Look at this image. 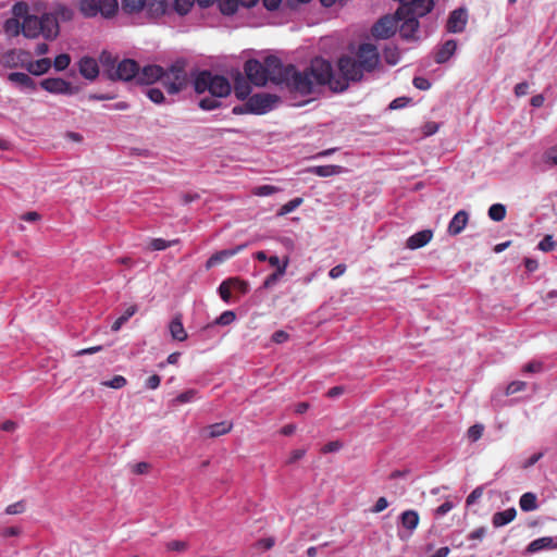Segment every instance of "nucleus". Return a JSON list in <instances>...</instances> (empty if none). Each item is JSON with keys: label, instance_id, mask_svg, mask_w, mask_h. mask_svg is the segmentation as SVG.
<instances>
[{"label": "nucleus", "instance_id": "2eb2a0df", "mask_svg": "<svg viewBox=\"0 0 557 557\" xmlns=\"http://www.w3.org/2000/svg\"><path fill=\"white\" fill-rule=\"evenodd\" d=\"M397 21L391 16H384L376 22L372 28V34L376 38L386 39L389 38L397 28Z\"/></svg>", "mask_w": 557, "mask_h": 557}, {"label": "nucleus", "instance_id": "0e129e2a", "mask_svg": "<svg viewBox=\"0 0 557 557\" xmlns=\"http://www.w3.org/2000/svg\"><path fill=\"white\" fill-rule=\"evenodd\" d=\"M483 495V487L478 486L475 487L467 497V505L471 506L473 505L481 496Z\"/></svg>", "mask_w": 557, "mask_h": 557}, {"label": "nucleus", "instance_id": "338daca9", "mask_svg": "<svg viewBox=\"0 0 557 557\" xmlns=\"http://www.w3.org/2000/svg\"><path fill=\"white\" fill-rule=\"evenodd\" d=\"M412 83L420 90H428L431 87V83L424 77H414Z\"/></svg>", "mask_w": 557, "mask_h": 557}, {"label": "nucleus", "instance_id": "393cba45", "mask_svg": "<svg viewBox=\"0 0 557 557\" xmlns=\"http://www.w3.org/2000/svg\"><path fill=\"white\" fill-rule=\"evenodd\" d=\"M516 516L517 510L513 507L507 508L503 511L495 512L492 519L493 525L495 528L504 527L510 523L516 518Z\"/></svg>", "mask_w": 557, "mask_h": 557}, {"label": "nucleus", "instance_id": "c9c22d12", "mask_svg": "<svg viewBox=\"0 0 557 557\" xmlns=\"http://www.w3.org/2000/svg\"><path fill=\"white\" fill-rule=\"evenodd\" d=\"M519 505L521 510L523 511H533L537 508V498L535 494L531 492L524 493L520 497Z\"/></svg>", "mask_w": 557, "mask_h": 557}, {"label": "nucleus", "instance_id": "20e7f679", "mask_svg": "<svg viewBox=\"0 0 557 557\" xmlns=\"http://www.w3.org/2000/svg\"><path fill=\"white\" fill-rule=\"evenodd\" d=\"M244 70L248 79L256 86H264L269 81L276 84V76H280L282 71V61L274 55L265 58L263 63L251 59L245 63Z\"/></svg>", "mask_w": 557, "mask_h": 557}, {"label": "nucleus", "instance_id": "dca6fc26", "mask_svg": "<svg viewBox=\"0 0 557 557\" xmlns=\"http://www.w3.org/2000/svg\"><path fill=\"white\" fill-rule=\"evenodd\" d=\"M468 21V14L465 9H456L454 10L446 24V28L449 33H461Z\"/></svg>", "mask_w": 557, "mask_h": 557}, {"label": "nucleus", "instance_id": "7ed1b4c3", "mask_svg": "<svg viewBox=\"0 0 557 557\" xmlns=\"http://www.w3.org/2000/svg\"><path fill=\"white\" fill-rule=\"evenodd\" d=\"M23 36L35 39L40 35L47 40H53L60 33L59 22L51 13H44L41 16L27 14L22 17Z\"/></svg>", "mask_w": 557, "mask_h": 557}, {"label": "nucleus", "instance_id": "b1692460", "mask_svg": "<svg viewBox=\"0 0 557 557\" xmlns=\"http://www.w3.org/2000/svg\"><path fill=\"white\" fill-rule=\"evenodd\" d=\"M468 219H469V215L466 211H463V210L458 211L453 216V219L450 220V222L448 224L449 234L450 235L460 234L465 230V227L468 223Z\"/></svg>", "mask_w": 557, "mask_h": 557}, {"label": "nucleus", "instance_id": "4c0bfd02", "mask_svg": "<svg viewBox=\"0 0 557 557\" xmlns=\"http://www.w3.org/2000/svg\"><path fill=\"white\" fill-rule=\"evenodd\" d=\"M99 61L103 67V72L109 77V70L116 69V60L113 55L108 51H102Z\"/></svg>", "mask_w": 557, "mask_h": 557}, {"label": "nucleus", "instance_id": "8fccbe9b", "mask_svg": "<svg viewBox=\"0 0 557 557\" xmlns=\"http://www.w3.org/2000/svg\"><path fill=\"white\" fill-rule=\"evenodd\" d=\"M545 163L557 166V145L546 149L542 156Z\"/></svg>", "mask_w": 557, "mask_h": 557}, {"label": "nucleus", "instance_id": "774afa93", "mask_svg": "<svg viewBox=\"0 0 557 557\" xmlns=\"http://www.w3.org/2000/svg\"><path fill=\"white\" fill-rule=\"evenodd\" d=\"M161 377L158 374L149 376L146 381V387L149 389H157L160 386Z\"/></svg>", "mask_w": 557, "mask_h": 557}, {"label": "nucleus", "instance_id": "2f4dec72", "mask_svg": "<svg viewBox=\"0 0 557 557\" xmlns=\"http://www.w3.org/2000/svg\"><path fill=\"white\" fill-rule=\"evenodd\" d=\"M288 263H289V260L288 258H285L283 260V263H282V267H280V269H277L274 273L270 274L263 282V288H271L273 287L277 281L284 276V274L286 273V270H287V267H288Z\"/></svg>", "mask_w": 557, "mask_h": 557}, {"label": "nucleus", "instance_id": "423d86ee", "mask_svg": "<svg viewBox=\"0 0 557 557\" xmlns=\"http://www.w3.org/2000/svg\"><path fill=\"white\" fill-rule=\"evenodd\" d=\"M309 72L317 86L327 85L335 91L346 89L345 81L337 79V74L334 73L332 64L322 58H315L311 61Z\"/></svg>", "mask_w": 557, "mask_h": 557}, {"label": "nucleus", "instance_id": "7c9ffc66", "mask_svg": "<svg viewBox=\"0 0 557 557\" xmlns=\"http://www.w3.org/2000/svg\"><path fill=\"white\" fill-rule=\"evenodd\" d=\"M78 9L85 17H95L99 14L97 0H79Z\"/></svg>", "mask_w": 557, "mask_h": 557}, {"label": "nucleus", "instance_id": "cd10ccee", "mask_svg": "<svg viewBox=\"0 0 557 557\" xmlns=\"http://www.w3.org/2000/svg\"><path fill=\"white\" fill-rule=\"evenodd\" d=\"M23 54V51H17L15 49H11L5 51L1 58L0 63L9 69L17 67L20 65V57Z\"/></svg>", "mask_w": 557, "mask_h": 557}, {"label": "nucleus", "instance_id": "c756f323", "mask_svg": "<svg viewBox=\"0 0 557 557\" xmlns=\"http://www.w3.org/2000/svg\"><path fill=\"white\" fill-rule=\"evenodd\" d=\"M168 1L166 0H146L147 11L152 16H159L168 11Z\"/></svg>", "mask_w": 557, "mask_h": 557}, {"label": "nucleus", "instance_id": "6ab92c4d", "mask_svg": "<svg viewBox=\"0 0 557 557\" xmlns=\"http://www.w3.org/2000/svg\"><path fill=\"white\" fill-rule=\"evenodd\" d=\"M8 79L17 85L23 90H35L37 85L35 81L26 73L12 72L8 75Z\"/></svg>", "mask_w": 557, "mask_h": 557}, {"label": "nucleus", "instance_id": "5fc2aeb1", "mask_svg": "<svg viewBox=\"0 0 557 557\" xmlns=\"http://www.w3.org/2000/svg\"><path fill=\"white\" fill-rule=\"evenodd\" d=\"M236 319V315L233 311L226 310L222 312L214 321V324L218 325H228L233 323Z\"/></svg>", "mask_w": 557, "mask_h": 557}, {"label": "nucleus", "instance_id": "5701e85b", "mask_svg": "<svg viewBox=\"0 0 557 557\" xmlns=\"http://www.w3.org/2000/svg\"><path fill=\"white\" fill-rule=\"evenodd\" d=\"M457 42L454 39L445 41L435 54V61L438 64L447 62L456 52Z\"/></svg>", "mask_w": 557, "mask_h": 557}, {"label": "nucleus", "instance_id": "f704fd0d", "mask_svg": "<svg viewBox=\"0 0 557 557\" xmlns=\"http://www.w3.org/2000/svg\"><path fill=\"white\" fill-rule=\"evenodd\" d=\"M554 547V540L552 537H540L532 541L528 546V552L537 553L540 550Z\"/></svg>", "mask_w": 557, "mask_h": 557}, {"label": "nucleus", "instance_id": "c03bdc74", "mask_svg": "<svg viewBox=\"0 0 557 557\" xmlns=\"http://www.w3.org/2000/svg\"><path fill=\"white\" fill-rule=\"evenodd\" d=\"M218 293L221 297V299L225 302V304H230L231 300H232V285L230 283V280H225L223 281L219 288H218Z\"/></svg>", "mask_w": 557, "mask_h": 557}, {"label": "nucleus", "instance_id": "f257e3e1", "mask_svg": "<svg viewBox=\"0 0 557 557\" xmlns=\"http://www.w3.org/2000/svg\"><path fill=\"white\" fill-rule=\"evenodd\" d=\"M194 88L197 94L209 92L211 96L199 100V107L203 110L218 108L221 104L220 99L228 96L232 90L224 76L213 75L209 71H202L195 77Z\"/></svg>", "mask_w": 557, "mask_h": 557}, {"label": "nucleus", "instance_id": "39448f33", "mask_svg": "<svg viewBox=\"0 0 557 557\" xmlns=\"http://www.w3.org/2000/svg\"><path fill=\"white\" fill-rule=\"evenodd\" d=\"M276 85L285 86L301 95H310L317 86L309 71L299 72L294 65L283 63L281 75L276 76Z\"/></svg>", "mask_w": 557, "mask_h": 557}, {"label": "nucleus", "instance_id": "de8ad7c7", "mask_svg": "<svg viewBox=\"0 0 557 557\" xmlns=\"http://www.w3.org/2000/svg\"><path fill=\"white\" fill-rule=\"evenodd\" d=\"M281 189L273 185H261L253 188L252 194L259 197L271 196Z\"/></svg>", "mask_w": 557, "mask_h": 557}, {"label": "nucleus", "instance_id": "603ef678", "mask_svg": "<svg viewBox=\"0 0 557 557\" xmlns=\"http://www.w3.org/2000/svg\"><path fill=\"white\" fill-rule=\"evenodd\" d=\"M178 240L177 239H174V240H165V239H162V238H154L151 240L150 243V247L151 249L153 250H164L175 244H177Z\"/></svg>", "mask_w": 557, "mask_h": 557}, {"label": "nucleus", "instance_id": "a211bd4d", "mask_svg": "<svg viewBox=\"0 0 557 557\" xmlns=\"http://www.w3.org/2000/svg\"><path fill=\"white\" fill-rule=\"evenodd\" d=\"M433 237L431 230H423L411 235L406 243V247L416 250L425 246Z\"/></svg>", "mask_w": 557, "mask_h": 557}, {"label": "nucleus", "instance_id": "58836bf2", "mask_svg": "<svg viewBox=\"0 0 557 557\" xmlns=\"http://www.w3.org/2000/svg\"><path fill=\"white\" fill-rule=\"evenodd\" d=\"M506 216V207L502 203H494L488 208V218L495 222H500Z\"/></svg>", "mask_w": 557, "mask_h": 557}, {"label": "nucleus", "instance_id": "a18cd8bd", "mask_svg": "<svg viewBox=\"0 0 557 557\" xmlns=\"http://www.w3.org/2000/svg\"><path fill=\"white\" fill-rule=\"evenodd\" d=\"M71 63V57L67 53H61L53 60V67L55 71L61 72L69 67Z\"/></svg>", "mask_w": 557, "mask_h": 557}, {"label": "nucleus", "instance_id": "4be33fe9", "mask_svg": "<svg viewBox=\"0 0 557 557\" xmlns=\"http://www.w3.org/2000/svg\"><path fill=\"white\" fill-rule=\"evenodd\" d=\"M51 65L52 62L49 58H42L37 61H30L27 64H23L27 72L35 76H40L48 73L51 69Z\"/></svg>", "mask_w": 557, "mask_h": 557}, {"label": "nucleus", "instance_id": "6e6552de", "mask_svg": "<svg viewBox=\"0 0 557 557\" xmlns=\"http://www.w3.org/2000/svg\"><path fill=\"white\" fill-rule=\"evenodd\" d=\"M338 70L337 79H344L346 88L349 81H360L364 73L357 58L354 59L348 55H344L338 60Z\"/></svg>", "mask_w": 557, "mask_h": 557}, {"label": "nucleus", "instance_id": "412c9836", "mask_svg": "<svg viewBox=\"0 0 557 557\" xmlns=\"http://www.w3.org/2000/svg\"><path fill=\"white\" fill-rule=\"evenodd\" d=\"M242 249H243V246H238L234 249H224V250L215 252L207 260L206 268L210 269V268H213V267H216V265L223 263L227 259H230V258L234 257L236 253H238Z\"/></svg>", "mask_w": 557, "mask_h": 557}, {"label": "nucleus", "instance_id": "bf43d9fd", "mask_svg": "<svg viewBox=\"0 0 557 557\" xmlns=\"http://www.w3.org/2000/svg\"><path fill=\"white\" fill-rule=\"evenodd\" d=\"M25 511V504L24 502H16L14 504L9 505L5 508L7 515H18Z\"/></svg>", "mask_w": 557, "mask_h": 557}, {"label": "nucleus", "instance_id": "69168bd1", "mask_svg": "<svg viewBox=\"0 0 557 557\" xmlns=\"http://www.w3.org/2000/svg\"><path fill=\"white\" fill-rule=\"evenodd\" d=\"M388 500L385 497L377 498L375 505L372 507L371 511L373 513H379L385 510L388 507Z\"/></svg>", "mask_w": 557, "mask_h": 557}, {"label": "nucleus", "instance_id": "f3484780", "mask_svg": "<svg viewBox=\"0 0 557 557\" xmlns=\"http://www.w3.org/2000/svg\"><path fill=\"white\" fill-rule=\"evenodd\" d=\"M78 71L79 74L88 79V81H95L99 75V64L96 59L91 57H83L78 61Z\"/></svg>", "mask_w": 557, "mask_h": 557}, {"label": "nucleus", "instance_id": "aec40b11", "mask_svg": "<svg viewBox=\"0 0 557 557\" xmlns=\"http://www.w3.org/2000/svg\"><path fill=\"white\" fill-rule=\"evenodd\" d=\"M419 515L416 510H406L400 515L401 528L407 531L406 537H409L419 524Z\"/></svg>", "mask_w": 557, "mask_h": 557}, {"label": "nucleus", "instance_id": "3c124183", "mask_svg": "<svg viewBox=\"0 0 557 557\" xmlns=\"http://www.w3.org/2000/svg\"><path fill=\"white\" fill-rule=\"evenodd\" d=\"M127 381L123 375H114L111 380L102 382L103 386L120 389L126 385Z\"/></svg>", "mask_w": 557, "mask_h": 557}, {"label": "nucleus", "instance_id": "79ce46f5", "mask_svg": "<svg viewBox=\"0 0 557 557\" xmlns=\"http://www.w3.org/2000/svg\"><path fill=\"white\" fill-rule=\"evenodd\" d=\"M196 399H198V391L190 388V389H187V391L178 394L175 397L174 403L181 405V404L191 403Z\"/></svg>", "mask_w": 557, "mask_h": 557}, {"label": "nucleus", "instance_id": "1a4fd4ad", "mask_svg": "<svg viewBox=\"0 0 557 557\" xmlns=\"http://www.w3.org/2000/svg\"><path fill=\"white\" fill-rule=\"evenodd\" d=\"M277 101L278 97L275 95L261 92L250 96L246 102V107L251 113L264 114L271 111Z\"/></svg>", "mask_w": 557, "mask_h": 557}, {"label": "nucleus", "instance_id": "a878e982", "mask_svg": "<svg viewBox=\"0 0 557 557\" xmlns=\"http://www.w3.org/2000/svg\"><path fill=\"white\" fill-rule=\"evenodd\" d=\"M343 168L341 165L327 164V165H315L308 169V172L318 175L320 177H329L342 173Z\"/></svg>", "mask_w": 557, "mask_h": 557}, {"label": "nucleus", "instance_id": "e2e57ef3", "mask_svg": "<svg viewBox=\"0 0 557 557\" xmlns=\"http://www.w3.org/2000/svg\"><path fill=\"white\" fill-rule=\"evenodd\" d=\"M455 507V504L450 500L444 502L441 506H438L435 510V515L437 517H443L446 513H448L453 508Z\"/></svg>", "mask_w": 557, "mask_h": 557}, {"label": "nucleus", "instance_id": "a19ab883", "mask_svg": "<svg viewBox=\"0 0 557 557\" xmlns=\"http://www.w3.org/2000/svg\"><path fill=\"white\" fill-rule=\"evenodd\" d=\"M146 0H122V9L127 13H136L143 10Z\"/></svg>", "mask_w": 557, "mask_h": 557}, {"label": "nucleus", "instance_id": "4d7b16f0", "mask_svg": "<svg viewBox=\"0 0 557 557\" xmlns=\"http://www.w3.org/2000/svg\"><path fill=\"white\" fill-rule=\"evenodd\" d=\"M484 431V426L482 424H474L468 430V438L471 442H476L481 438Z\"/></svg>", "mask_w": 557, "mask_h": 557}, {"label": "nucleus", "instance_id": "bb28decb", "mask_svg": "<svg viewBox=\"0 0 557 557\" xmlns=\"http://www.w3.org/2000/svg\"><path fill=\"white\" fill-rule=\"evenodd\" d=\"M97 2L99 8V14L106 18L114 16L117 12V0H97Z\"/></svg>", "mask_w": 557, "mask_h": 557}, {"label": "nucleus", "instance_id": "f8f14e48", "mask_svg": "<svg viewBox=\"0 0 557 557\" xmlns=\"http://www.w3.org/2000/svg\"><path fill=\"white\" fill-rule=\"evenodd\" d=\"M138 63L132 59H124L116 64V69L109 70V78L112 81H136Z\"/></svg>", "mask_w": 557, "mask_h": 557}, {"label": "nucleus", "instance_id": "09e8293b", "mask_svg": "<svg viewBox=\"0 0 557 557\" xmlns=\"http://www.w3.org/2000/svg\"><path fill=\"white\" fill-rule=\"evenodd\" d=\"M250 91H251L250 87L247 83L236 82L234 92L238 99L244 100V99L248 98V96L250 95Z\"/></svg>", "mask_w": 557, "mask_h": 557}, {"label": "nucleus", "instance_id": "e433bc0d", "mask_svg": "<svg viewBox=\"0 0 557 557\" xmlns=\"http://www.w3.org/2000/svg\"><path fill=\"white\" fill-rule=\"evenodd\" d=\"M99 61L103 67V72L109 77V70L116 69V60L113 55L108 51H102Z\"/></svg>", "mask_w": 557, "mask_h": 557}, {"label": "nucleus", "instance_id": "052dcab7", "mask_svg": "<svg viewBox=\"0 0 557 557\" xmlns=\"http://www.w3.org/2000/svg\"><path fill=\"white\" fill-rule=\"evenodd\" d=\"M555 247V243L553 240V237L550 235L545 236L540 243H539V249L542 251H550Z\"/></svg>", "mask_w": 557, "mask_h": 557}, {"label": "nucleus", "instance_id": "0eeeda50", "mask_svg": "<svg viewBox=\"0 0 557 557\" xmlns=\"http://www.w3.org/2000/svg\"><path fill=\"white\" fill-rule=\"evenodd\" d=\"M188 83L187 73L183 62H175L168 70H164L162 85L169 94H177L186 87Z\"/></svg>", "mask_w": 557, "mask_h": 557}, {"label": "nucleus", "instance_id": "4468645a", "mask_svg": "<svg viewBox=\"0 0 557 557\" xmlns=\"http://www.w3.org/2000/svg\"><path fill=\"white\" fill-rule=\"evenodd\" d=\"M163 75L164 70L159 65H147L141 70L138 67L136 83L140 85H151L159 81L162 83Z\"/></svg>", "mask_w": 557, "mask_h": 557}, {"label": "nucleus", "instance_id": "ddd939ff", "mask_svg": "<svg viewBox=\"0 0 557 557\" xmlns=\"http://www.w3.org/2000/svg\"><path fill=\"white\" fill-rule=\"evenodd\" d=\"M356 58L364 72H372L380 62L379 51L376 47L371 44L360 45Z\"/></svg>", "mask_w": 557, "mask_h": 557}, {"label": "nucleus", "instance_id": "9d476101", "mask_svg": "<svg viewBox=\"0 0 557 557\" xmlns=\"http://www.w3.org/2000/svg\"><path fill=\"white\" fill-rule=\"evenodd\" d=\"M28 11L25 3H15L12 8L13 17L8 18L3 24V32L10 38L17 37L23 33L22 17Z\"/></svg>", "mask_w": 557, "mask_h": 557}, {"label": "nucleus", "instance_id": "473e14b6", "mask_svg": "<svg viewBox=\"0 0 557 557\" xmlns=\"http://www.w3.org/2000/svg\"><path fill=\"white\" fill-rule=\"evenodd\" d=\"M233 428V424L228 421H222L213 423L207 428L209 437H218L228 433Z\"/></svg>", "mask_w": 557, "mask_h": 557}, {"label": "nucleus", "instance_id": "680f3d73", "mask_svg": "<svg viewBox=\"0 0 557 557\" xmlns=\"http://www.w3.org/2000/svg\"><path fill=\"white\" fill-rule=\"evenodd\" d=\"M525 388V383L522 382V381H513L511 382L510 384H508L507 388H506V393L508 395H512V394H516L518 392H521Z\"/></svg>", "mask_w": 557, "mask_h": 557}, {"label": "nucleus", "instance_id": "c85d7f7f", "mask_svg": "<svg viewBox=\"0 0 557 557\" xmlns=\"http://www.w3.org/2000/svg\"><path fill=\"white\" fill-rule=\"evenodd\" d=\"M169 330H170L172 338L175 341L183 342L187 338V333L184 329L181 318H178V317L174 318L170 322Z\"/></svg>", "mask_w": 557, "mask_h": 557}, {"label": "nucleus", "instance_id": "9b49d317", "mask_svg": "<svg viewBox=\"0 0 557 557\" xmlns=\"http://www.w3.org/2000/svg\"><path fill=\"white\" fill-rule=\"evenodd\" d=\"M40 87L52 95L73 96L78 91L69 81L61 77H48L40 82Z\"/></svg>", "mask_w": 557, "mask_h": 557}, {"label": "nucleus", "instance_id": "72a5a7b5", "mask_svg": "<svg viewBox=\"0 0 557 557\" xmlns=\"http://www.w3.org/2000/svg\"><path fill=\"white\" fill-rule=\"evenodd\" d=\"M137 306L131 305L128 306L122 315H120L112 324L111 330L113 332H117L121 327L137 312Z\"/></svg>", "mask_w": 557, "mask_h": 557}, {"label": "nucleus", "instance_id": "ea45409f", "mask_svg": "<svg viewBox=\"0 0 557 557\" xmlns=\"http://www.w3.org/2000/svg\"><path fill=\"white\" fill-rule=\"evenodd\" d=\"M221 12L225 15H232L236 13L240 5L238 0H218Z\"/></svg>", "mask_w": 557, "mask_h": 557}, {"label": "nucleus", "instance_id": "864d4df0", "mask_svg": "<svg viewBox=\"0 0 557 557\" xmlns=\"http://www.w3.org/2000/svg\"><path fill=\"white\" fill-rule=\"evenodd\" d=\"M230 280V283L232 285V290H235L239 294H247L248 290H249V285L247 282L245 281H242L237 277H232V278H228Z\"/></svg>", "mask_w": 557, "mask_h": 557}, {"label": "nucleus", "instance_id": "37998d69", "mask_svg": "<svg viewBox=\"0 0 557 557\" xmlns=\"http://www.w3.org/2000/svg\"><path fill=\"white\" fill-rule=\"evenodd\" d=\"M302 201L304 200L300 197L289 200L280 208L277 215L283 216L295 211L302 203Z\"/></svg>", "mask_w": 557, "mask_h": 557}, {"label": "nucleus", "instance_id": "49530a36", "mask_svg": "<svg viewBox=\"0 0 557 557\" xmlns=\"http://www.w3.org/2000/svg\"><path fill=\"white\" fill-rule=\"evenodd\" d=\"M195 4V0H174V10L180 15H186Z\"/></svg>", "mask_w": 557, "mask_h": 557}, {"label": "nucleus", "instance_id": "13d9d810", "mask_svg": "<svg viewBox=\"0 0 557 557\" xmlns=\"http://www.w3.org/2000/svg\"><path fill=\"white\" fill-rule=\"evenodd\" d=\"M385 60L388 64L395 65L399 61V52L396 48H386L384 51Z\"/></svg>", "mask_w": 557, "mask_h": 557}, {"label": "nucleus", "instance_id": "6e6d98bb", "mask_svg": "<svg viewBox=\"0 0 557 557\" xmlns=\"http://www.w3.org/2000/svg\"><path fill=\"white\" fill-rule=\"evenodd\" d=\"M147 97L154 103H162L164 100V95L159 88H148L146 91Z\"/></svg>", "mask_w": 557, "mask_h": 557}, {"label": "nucleus", "instance_id": "f03ea898", "mask_svg": "<svg viewBox=\"0 0 557 557\" xmlns=\"http://www.w3.org/2000/svg\"><path fill=\"white\" fill-rule=\"evenodd\" d=\"M400 7L396 11V21L400 35L412 39L419 29V17L426 15L434 7V0H399Z\"/></svg>", "mask_w": 557, "mask_h": 557}]
</instances>
